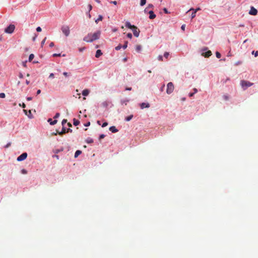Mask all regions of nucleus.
Returning <instances> with one entry per match:
<instances>
[{
  "instance_id": "f257e3e1",
  "label": "nucleus",
  "mask_w": 258,
  "mask_h": 258,
  "mask_svg": "<svg viewBox=\"0 0 258 258\" xmlns=\"http://www.w3.org/2000/svg\"><path fill=\"white\" fill-rule=\"evenodd\" d=\"M101 35V31L100 30L92 33H88L84 37L83 40L87 42H92L96 40L99 39Z\"/></svg>"
},
{
  "instance_id": "f03ea898",
  "label": "nucleus",
  "mask_w": 258,
  "mask_h": 258,
  "mask_svg": "<svg viewBox=\"0 0 258 258\" xmlns=\"http://www.w3.org/2000/svg\"><path fill=\"white\" fill-rule=\"evenodd\" d=\"M174 87L173 84L172 82H169L167 84L166 93L168 94H170L173 92Z\"/></svg>"
},
{
  "instance_id": "7ed1b4c3",
  "label": "nucleus",
  "mask_w": 258,
  "mask_h": 258,
  "mask_svg": "<svg viewBox=\"0 0 258 258\" xmlns=\"http://www.w3.org/2000/svg\"><path fill=\"white\" fill-rule=\"evenodd\" d=\"M240 84L243 89L245 90L247 87L251 86L253 85V83L247 81L242 80L241 81Z\"/></svg>"
},
{
  "instance_id": "20e7f679",
  "label": "nucleus",
  "mask_w": 258,
  "mask_h": 258,
  "mask_svg": "<svg viewBox=\"0 0 258 258\" xmlns=\"http://www.w3.org/2000/svg\"><path fill=\"white\" fill-rule=\"evenodd\" d=\"M15 28V25H13V24H11L5 29V32L6 33L11 34L14 32Z\"/></svg>"
},
{
  "instance_id": "39448f33",
  "label": "nucleus",
  "mask_w": 258,
  "mask_h": 258,
  "mask_svg": "<svg viewBox=\"0 0 258 258\" xmlns=\"http://www.w3.org/2000/svg\"><path fill=\"white\" fill-rule=\"evenodd\" d=\"M61 30L65 36H68L69 35L70 31L69 26H62L61 28Z\"/></svg>"
},
{
  "instance_id": "423d86ee",
  "label": "nucleus",
  "mask_w": 258,
  "mask_h": 258,
  "mask_svg": "<svg viewBox=\"0 0 258 258\" xmlns=\"http://www.w3.org/2000/svg\"><path fill=\"white\" fill-rule=\"evenodd\" d=\"M132 30L133 31L134 36L136 37H139L140 31L139 29L137 28V27L135 26L133 27V28L132 29Z\"/></svg>"
},
{
  "instance_id": "0eeeda50",
  "label": "nucleus",
  "mask_w": 258,
  "mask_h": 258,
  "mask_svg": "<svg viewBox=\"0 0 258 258\" xmlns=\"http://www.w3.org/2000/svg\"><path fill=\"white\" fill-rule=\"evenodd\" d=\"M27 157V153H23L20 156L18 157L17 160L18 161H22L26 159Z\"/></svg>"
},
{
  "instance_id": "6e6552de",
  "label": "nucleus",
  "mask_w": 258,
  "mask_h": 258,
  "mask_svg": "<svg viewBox=\"0 0 258 258\" xmlns=\"http://www.w3.org/2000/svg\"><path fill=\"white\" fill-rule=\"evenodd\" d=\"M69 132H71L72 133V130H71V128H68L66 130V129L63 127L62 128V130L61 132H57V133L59 135H62L64 134H66V133H69Z\"/></svg>"
},
{
  "instance_id": "1a4fd4ad",
  "label": "nucleus",
  "mask_w": 258,
  "mask_h": 258,
  "mask_svg": "<svg viewBox=\"0 0 258 258\" xmlns=\"http://www.w3.org/2000/svg\"><path fill=\"white\" fill-rule=\"evenodd\" d=\"M257 13V11L253 7L250 8V10L249 12V14L253 16H255Z\"/></svg>"
},
{
  "instance_id": "9d476101",
  "label": "nucleus",
  "mask_w": 258,
  "mask_h": 258,
  "mask_svg": "<svg viewBox=\"0 0 258 258\" xmlns=\"http://www.w3.org/2000/svg\"><path fill=\"white\" fill-rule=\"evenodd\" d=\"M212 52L210 50H208L205 53L203 52L202 55L204 56L205 57H209L212 55Z\"/></svg>"
},
{
  "instance_id": "9b49d317",
  "label": "nucleus",
  "mask_w": 258,
  "mask_h": 258,
  "mask_svg": "<svg viewBox=\"0 0 258 258\" xmlns=\"http://www.w3.org/2000/svg\"><path fill=\"white\" fill-rule=\"evenodd\" d=\"M140 107L141 109H144L145 108H149L150 107V104L149 103H142L141 104H140Z\"/></svg>"
},
{
  "instance_id": "f8f14e48",
  "label": "nucleus",
  "mask_w": 258,
  "mask_h": 258,
  "mask_svg": "<svg viewBox=\"0 0 258 258\" xmlns=\"http://www.w3.org/2000/svg\"><path fill=\"white\" fill-rule=\"evenodd\" d=\"M149 18L150 19H153L154 18H155L156 17V15L154 14L153 11H150L149 12Z\"/></svg>"
},
{
  "instance_id": "ddd939ff",
  "label": "nucleus",
  "mask_w": 258,
  "mask_h": 258,
  "mask_svg": "<svg viewBox=\"0 0 258 258\" xmlns=\"http://www.w3.org/2000/svg\"><path fill=\"white\" fill-rule=\"evenodd\" d=\"M109 129L110 131L113 133H117L118 132V130H117L114 126H110Z\"/></svg>"
},
{
  "instance_id": "4468645a",
  "label": "nucleus",
  "mask_w": 258,
  "mask_h": 258,
  "mask_svg": "<svg viewBox=\"0 0 258 258\" xmlns=\"http://www.w3.org/2000/svg\"><path fill=\"white\" fill-rule=\"evenodd\" d=\"M48 122H49L50 124L54 125L57 123V121L56 119L52 120V119L51 118H49L48 119Z\"/></svg>"
},
{
  "instance_id": "2eb2a0df",
  "label": "nucleus",
  "mask_w": 258,
  "mask_h": 258,
  "mask_svg": "<svg viewBox=\"0 0 258 258\" xmlns=\"http://www.w3.org/2000/svg\"><path fill=\"white\" fill-rule=\"evenodd\" d=\"M102 54V53L101 51V50L100 49H98L97 51H96V54H95V57H97V58H98Z\"/></svg>"
},
{
  "instance_id": "dca6fc26",
  "label": "nucleus",
  "mask_w": 258,
  "mask_h": 258,
  "mask_svg": "<svg viewBox=\"0 0 258 258\" xmlns=\"http://www.w3.org/2000/svg\"><path fill=\"white\" fill-rule=\"evenodd\" d=\"M89 90L88 89H85L82 92V95L84 96H87L89 94Z\"/></svg>"
},
{
  "instance_id": "f3484780",
  "label": "nucleus",
  "mask_w": 258,
  "mask_h": 258,
  "mask_svg": "<svg viewBox=\"0 0 258 258\" xmlns=\"http://www.w3.org/2000/svg\"><path fill=\"white\" fill-rule=\"evenodd\" d=\"M135 26V25H132L131 23L129 22H126L125 23V27L127 28L132 29L133 28V27Z\"/></svg>"
},
{
  "instance_id": "a211bd4d",
  "label": "nucleus",
  "mask_w": 258,
  "mask_h": 258,
  "mask_svg": "<svg viewBox=\"0 0 258 258\" xmlns=\"http://www.w3.org/2000/svg\"><path fill=\"white\" fill-rule=\"evenodd\" d=\"M103 19V17L101 15H99L98 18L95 20V22L97 24L99 21H102Z\"/></svg>"
},
{
  "instance_id": "6ab92c4d",
  "label": "nucleus",
  "mask_w": 258,
  "mask_h": 258,
  "mask_svg": "<svg viewBox=\"0 0 258 258\" xmlns=\"http://www.w3.org/2000/svg\"><path fill=\"white\" fill-rule=\"evenodd\" d=\"M82 153V151L80 150H77L75 153V157H77L79 155H80Z\"/></svg>"
},
{
  "instance_id": "aec40b11",
  "label": "nucleus",
  "mask_w": 258,
  "mask_h": 258,
  "mask_svg": "<svg viewBox=\"0 0 258 258\" xmlns=\"http://www.w3.org/2000/svg\"><path fill=\"white\" fill-rule=\"evenodd\" d=\"M80 123V121L77 120V119H76L75 118L74 119V124L76 126L79 125Z\"/></svg>"
},
{
  "instance_id": "412c9836",
  "label": "nucleus",
  "mask_w": 258,
  "mask_h": 258,
  "mask_svg": "<svg viewBox=\"0 0 258 258\" xmlns=\"http://www.w3.org/2000/svg\"><path fill=\"white\" fill-rule=\"evenodd\" d=\"M34 55L33 54H30L29 56V61H31L34 58Z\"/></svg>"
},
{
  "instance_id": "4be33fe9",
  "label": "nucleus",
  "mask_w": 258,
  "mask_h": 258,
  "mask_svg": "<svg viewBox=\"0 0 258 258\" xmlns=\"http://www.w3.org/2000/svg\"><path fill=\"white\" fill-rule=\"evenodd\" d=\"M133 117V115H131L128 116H127V117H126L125 118V120L127 121H128L130 120H131L132 118Z\"/></svg>"
},
{
  "instance_id": "5701e85b",
  "label": "nucleus",
  "mask_w": 258,
  "mask_h": 258,
  "mask_svg": "<svg viewBox=\"0 0 258 258\" xmlns=\"http://www.w3.org/2000/svg\"><path fill=\"white\" fill-rule=\"evenodd\" d=\"M141 48H142V47H141V45H137L136 46V50H137L138 52H139V51H140L141 50Z\"/></svg>"
},
{
  "instance_id": "b1692460",
  "label": "nucleus",
  "mask_w": 258,
  "mask_h": 258,
  "mask_svg": "<svg viewBox=\"0 0 258 258\" xmlns=\"http://www.w3.org/2000/svg\"><path fill=\"white\" fill-rule=\"evenodd\" d=\"M146 3V0H141L140 5L143 6Z\"/></svg>"
},
{
  "instance_id": "393cba45",
  "label": "nucleus",
  "mask_w": 258,
  "mask_h": 258,
  "mask_svg": "<svg viewBox=\"0 0 258 258\" xmlns=\"http://www.w3.org/2000/svg\"><path fill=\"white\" fill-rule=\"evenodd\" d=\"M122 47V46L121 44H119L118 46L115 47V49L116 50H120Z\"/></svg>"
},
{
  "instance_id": "a878e982",
  "label": "nucleus",
  "mask_w": 258,
  "mask_h": 258,
  "mask_svg": "<svg viewBox=\"0 0 258 258\" xmlns=\"http://www.w3.org/2000/svg\"><path fill=\"white\" fill-rule=\"evenodd\" d=\"M223 98L226 101L229 99V96L227 95H224Z\"/></svg>"
},
{
  "instance_id": "bb28decb",
  "label": "nucleus",
  "mask_w": 258,
  "mask_h": 258,
  "mask_svg": "<svg viewBox=\"0 0 258 258\" xmlns=\"http://www.w3.org/2000/svg\"><path fill=\"white\" fill-rule=\"evenodd\" d=\"M169 55V53L168 52H165L164 54V56L166 58H168V56Z\"/></svg>"
},
{
  "instance_id": "cd10ccee",
  "label": "nucleus",
  "mask_w": 258,
  "mask_h": 258,
  "mask_svg": "<svg viewBox=\"0 0 258 258\" xmlns=\"http://www.w3.org/2000/svg\"><path fill=\"white\" fill-rule=\"evenodd\" d=\"M127 43H128V42H127V41H125V42H124V44H123V45H122V48H123V49H125V48L127 47Z\"/></svg>"
},
{
  "instance_id": "c85d7f7f",
  "label": "nucleus",
  "mask_w": 258,
  "mask_h": 258,
  "mask_svg": "<svg viewBox=\"0 0 258 258\" xmlns=\"http://www.w3.org/2000/svg\"><path fill=\"white\" fill-rule=\"evenodd\" d=\"M197 13V11H194V12L191 14V18L193 19L196 17V14Z\"/></svg>"
},
{
  "instance_id": "c756f323",
  "label": "nucleus",
  "mask_w": 258,
  "mask_h": 258,
  "mask_svg": "<svg viewBox=\"0 0 258 258\" xmlns=\"http://www.w3.org/2000/svg\"><path fill=\"white\" fill-rule=\"evenodd\" d=\"M216 57L218 58H220V57H221V54L218 51H217L216 52Z\"/></svg>"
},
{
  "instance_id": "7c9ffc66",
  "label": "nucleus",
  "mask_w": 258,
  "mask_h": 258,
  "mask_svg": "<svg viewBox=\"0 0 258 258\" xmlns=\"http://www.w3.org/2000/svg\"><path fill=\"white\" fill-rule=\"evenodd\" d=\"M6 95L4 93H0V98H4L5 97Z\"/></svg>"
},
{
  "instance_id": "2f4dec72",
  "label": "nucleus",
  "mask_w": 258,
  "mask_h": 258,
  "mask_svg": "<svg viewBox=\"0 0 258 258\" xmlns=\"http://www.w3.org/2000/svg\"><path fill=\"white\" fill-rule=\"evenodd\" d=\"M67 122V119H63L62 120V122H61V124L63 126L64 125L65 123H66Z\"/></svg>"
},
{
  "instance_id": "473e14b6",
  "label": "nucleus",
  "mask_w": 258,
  "mask_h": 258,
  "mask_svg": "<svg viewBox=\"0 0 258 258\" xmlns=\"http://www.w3.org/2000/svg\"><path fill=\"white\" fill-rule=\"evenodd\" d=\"M252 54H254V56L255 57L257 56H258V51H256L255 52H254V51H253L252 52Z\"/></svg>"
},
{
  "instance_id": "72a5a7b5",
  "label": "nucleus",
  "mask_w": 258,
  "mask_h": 258,
  "mask_svg": "<svg viewBox=\"0 0 258 258\" xmlns=\"http://www.w3.org/2000/svg\"><path fill=\"white\" fill-rule=\"evenodd\" d=\"M158 59L159 61H162L163 60V57L162 55H159L158 56Z\"/></svg>"
},
{
  "instance_id": "f704fd0d",
  "label": "nucleus",
  "mask_w": 258,
  "mask_h": 258,
  "mask_svg": "<svg viewBox=\"0 0 258 258\" xmlns=\"http://www.w3.org/2000/svg\"><path fill=\"white\" fill-rule=\"evenodd\" d=\"M60 115V114L59 113H56L55 115V116H54V118H58Z\"/></svg>"
},
{
  "instance_id": "c9c22d12",
  "label": "nucleus",
  "mask_w": 258,
  "mask_h": 258,
  "mask_svg": "<svg viewBox=\"0 0 258 258\" xmlns=\"http://www.w3.org/2000/svg\"><path fill=\"white\" fill-rule=\"evenodd\" d=\"M108 125V123L107 122H105L103 123V124L102 125V127H105L107 125Z\"/></svg>"
},
{
  "instance_id": "e433bc0d",
  "label": "nucleus",
  "mask_w": 258,
  "mask_h": 258,
  "mask_svg": "<svg viewBox=\"0 0 258 258\" xmlns=\"http://www.w3.org/2000/svg\"><path fill=\"white\" fill-rule=\"evenodd\" d=\"M53 57H56V56H60V53H54L53 54Z\"/></svg>"
},
{
  "instance_id": "4c0bfd02",
  "label": "nucleus",
  "mask_w": 258,
  "mask_h": 258,
  "mask_svg": "<svg viewBox=\"0 0 258 258\" xmlns=\"http://www.w3.org/2000/svg\"><path fill=\"white\" fill-rule=\"evenodd\" d=\"M127 37L130 39H131L132 38V34L130 33H128L127 34Z\"/></svg>"
},
{
  "instance_id": "58836bf2",
  "label": "nucleus",
  "mask_w": 258,
  "mask_h": 258,
  "mask_svg": "<svg viewBox=\"0 0 258 258\" xmlns=\"http://www.w3.org/2000/svg\"><path fill=\"white\" fill-rule=\"evenodd\" d=\"M185 24H183L181 27V29L183 31H184L185 30Z\"/></svg>"
},
{
  "instance_id": "ea45409f",
  "label": "nucleus",
  "mask_w": 258,
  "mask_h": 258,
  "mask_svg": "<svg viewBox=\"0 0 258 258\" xmlns=\"http://www.w3.org/2000/svg\"><path fill=\"white\" fill-rule=\"evenodd\" d=\"M46 39V37H45L44 38V39L42 41V42H41V45L42 46H43V45H44V43L45 42Z\"/></svg>"
},
{
  "instance_id": "a19ab883",
  "label": "nucleus",
  "mask_w": 258,
  "mask_h": 258,
  "mask_svg": "<svg viewBox=\"0 0 258 258\" xmlns=\"http://www.w3.org/2000/svg\"><path fill=\"white\" fill-rule=\"evenodd\" d=\"M42 30L41 28L40 27H38L37 28H36V31L37 32H41Z\"/></svg>"
},
{
  "instance_id": "79ce46f5",
  "label": "nucleus",
  "mask_w": 258,
  "mask_h": 258,
  "mask_svg": "<svg viewBox=\"0 0 258 258\" xmlns=\"http://www.w3.org/2000/svg\"><path fill=\"white\" fill-rule=\"evenodd\" d=\"M105 137V135L104 134H101L99 136V139H103Z\"/></svg>"
},
{
  "instance_id": "37998d69",
  "label": "nucleus",
  "mask_w": 258,
  "mask_h": 258,
  "mask_svg": "<svg viewBox=\"0 0 258 258\" xmlns=\"http://www.w3.org/2000/svg\"><path fill=\"white\" fill-rule=\"evenodd\" d=\"M21 172L23 174H26L27 172V171L25 169H22L21 170Z\"/></svg>"
},
{
  "instance_id": "c03bdc74",
  "label": "nucleus",
  "mask_w": 258,
  "mask_h": 258,
  "mask_svg": "<svg viewBox=\"0 0 258 258\" xmlns=\"http://www.w3.org/2000/svg\"><path fill=\"white\" fill-rule=\"evenodd\" d=\"M49 78H54V74L53 73H51L49 75Z\"/></svg>"
},
{
  "instance_id": "a18cd8bd",
  "label": "nucleus",
  "mask_w": 258,
  "mask_h": 258,
  "mask_svg": "<svg viewBox=\"0 0 258 258\" xmlns=\"http://www.w3.org/2000/svg\"><path fill=\"white\" fill-rule=\"evenodd\" d=\"M163 11H164V13L166 14L169 13V12L166 8H164Z\"/></svg>"
},
{
  "instance_id": "49530a36",
  "label": "nucleus",
  "mask_w": 258,
  "mask_h": 258,
  "mask_svg": "<svg viewBox=\"0 0 258 258\" xmlns=\"http://www.w3.org/2000/svg\"><path fill=\"white\" fill-rule=\"evenodd\" d=\"M88 8H89V11L90 12V11H91L92 9V7L91 6V5H88Z\"/></svg>"
},
{
  "instance_id": "de8ad7c7",
  "label": "nucleus",
  "mask_w": 258,
  "mask_h": 258,
  "mask_svg": "<svg viewBox=\"0 0 258 258\" xmlns=\"http://www.w3.org/2000/svg\"><path fill=\"white\" fill-rule=\"evenodd\" d=\"M54 43H53V42H51V43L49 44V46H50V47H52L54 46Z\"/></svg>"
},
{
  "instance_id": "09e8293b",
  "label": "nucleus",
  "mask_w": 258,
  "mask_h": 258,
  "mask_svg": "<svg viewBox=\"0 0 258 258\" xmlns=\"http://www.w3.org/2000/svg\"><path fill=\"white\" fill-rule=\"evenodd\" d=\"M20 106H22V108H24L26 107V105L23 103L22 105H21V104H19Z\"/></svg>"
},
{
  "instance_id": "8fccbe9b",
  "label": "nucleus",
  "mask_w": 258,
  "mask_h": 258,
  "mask_svg": "<svg viewBox=\"0 0 258 258\" xmlns=\"http://www.w3.org/2000/svg\"><path fill=\"white\" fill-rule=\"evenodd\" d=\"M110 3L111 4H113L115 5H117V2L116 1H111L110 2Z\"/></svg>"
},
{
  "instance_id": "3c124183",
  "label": "nucleus",
  "mask_w": 258,
  "mask_h": 258,
  "mask_svg": "<svg viewBox=\"0 0 258 258\" xmlns=\"http://www.w3.org/2000/svg\"><path fill=\"white\" fill-rule=\"evenodd\" d=\"M93 141L92 139L88 140L87 142L88 143H93Z\"/></svg>"
},
{
  "instance_id": "603ef678",
  "label": "nucleus",
  "mask_w": 258,
  "mask_h": 258,
  "mask_svg": "<svg viewBox=\"0 0 258 258\" xmlns=\"http://www.w3.org/2000/svg\"><path fill=\"white\" fill-rule=\"evenodd\" d=\"M90 122H88L86 124H85L84 125L86 126H88L90 125Z\"/></svg>"
},
{
  "instance_id": "864d4df0",
  "label": "nucleus",
  "mask_w": 258,
  "mask_h": 258,
  "mask_svg": "<svg viewBox=\"0 0 258 258\" xmlns=\"http://www.w3.org/2000/svg\"><path fill=\"white\" fill-rule=\"evenodd\" d=\"M32 99V98L31 97H27V100L28 101H30V100H31Z\"/></svg>"
},
{
  "instance_id": "5fc2aeb1",
  "label": "nucleus",
  "mask_w": 258,
  "mask_h": 258,
  "mask_svg": "<svg viewBox=\"0 0 258 258\" xmlns=\"http://www.w3.org/2000/svg\"><path fill=\"white\" fill-rule=\"evenodd\" d=\"M37 35H35L34 37H33L32 40L33 41H34L36 39V38L37 37Z\"/></svg>"
},
{
  "instance_id": "6e6d98bb",
  "label": "nucleus",
  "mask_w": 258,
  "mask_h": 258,
  "mask_svg": "<svg viewBox=\"0 0 258 258\" xmlns=\"http://www.w3.org/2000/svg\"><path fill=\"white\" fill-rule=\"evenodd\" d=\"M194 94H195L194 93H190L189 94V97H192V96H194Z\"/></svg>"
},
{
  "instance_id": "4d7b16f0",
  "label": "nucleus",
  "mask_w": 258,
  "mask_h": 258,
  "mask_svg": "<svg viewBox=\"0 0 258 258\" xmlns=\"http://www.w3.org/2000/svg\"><path fill=\"white\" fill-rule=\"evenodd\" d=\"M125 90L131 91L132 90V88L131 87H127V88H126Z\"/></svg>"
},
{
  "instance_id": "13d9d810",
  "label": "nucleus",
  "mask_w": 258,
  "mask_h": 258,
  "mask_svg": "<svg viewBox=\"0 0 258 258\" xmlns=\"http://www.w3.org/2000/svg\"><path fill=\"white\" fill-rule=\"evenodd\" d=\"M11 145V143H8L6 146H5V148H8L9 147H10Z\"/></svg>"
},
{
  "instance_id": "bf43d9fd",
  "label": "nucleus",
  "mask_w": 258,
  "mask_h": 258,
  "mask_svg": "<svg viewBox=\"0 0 258 258\" xmlns=\"http://www.w3.org/2000/svg\"><path fill=\"white\" fill-rule=\"evenodd\" d=\"M148 7H149V8H152L153 7V5H152V4H149V5H148Z\"/></svg>"
},
{
  "instance_id": "052dcab7",
  "label": "nucleus",
  "mask_w": 258,
  "mask_h": 258,
  "mask_svg": "<svg viewBox=\"0 0 258 258\" xmlns=\"http://www.w3.org/2000/svg\"><path fill=\"white\" fill-rule=\"evenodd\" d=\"M63 75L64 76H65L66 77H67V76H68V73H67V72H64V73H63Z\"/></svg>"
},
{
  "instance_id": "680f3d73",
  "label": "nucleus",
  "mask_w": 258,
  "mask_h": 258,
  "mask_svg": "<svg viewBox=\"0 0 258 258\" xmlns=\"http://www.w3.org/2000/svg\"><path fill=\"white\" fill-rule=\"evenodd\" d=\"M194 93H196L197 92H198V90L196 89V88H194Z\"/></svg>"
},
{
  "instance_id": "e2e57ef3",
  "label": "nucleus",
  "mask_w": 258,
  "mask_h": 258,
  "mask_svg": "<svg viewBox=\"0 0 258 258\" xmlns=\"http://www.w3.org/2000/svg\"><path fill=\"white\" fill-rule=\"evenodd\" d=\"M40 93H41V90H38L37 91V94L38 95Z\"/></svg>"
},
{
  "instance_id": "0e129e2a",
  "label": "nucleus",
  "mask_w": 258,
  "mask_h": 258,
  "mask_svg": "<svg viewBox=\"0 0 258 258\" xmlns=\"http://www.w3.org/2000/svg\"><path fill=\"white\" fill-rule=\"evenodd\" d=\"M19 77H20V78H23V75L21 73L20 74Z\"/></svg>"
},
{
  "instance_id": "69168bd1",
  "label": "nucleus",
  "mask_w": 258,
  "mask_h": 258,
  "mask_svg": "<svg viewBox=\"0 0 258 258\" xmlns=\"http://www.w3.org/2000/svg\"><path fill=\"white\" fill-rule=\"evenodd\" d=\"M68 125L69 126V127H71L72 126V124L70 123V122H68Z\"/></svg>"
},
{
  "instance_id": "338daca9",
  "label": "nucleus",
  "mask_w": 258,
  "mask_h": 258,
  "mask_svg": "<svg viewBox=\"0 0 258 258\" xmlns=\"http://www.w3.org/2000/svg\"><path fill=\"white\" fill-rule=\"evenodd\" d=\"M26 83L27 85L29 84V83H30L29 81H28V80H26Z\"/></svg>"
},
{
  "instance_id": "774afa93",
  "label": "nucleus",
  "mask_w": 258,
  "mask_h": 258,
  "mask_svg": "<svg viewBox=\"0 0 258 258\" xmlns=\"http://www.w3.org/2000/svg\"><path fill=\"white\" fill-rule=\"evenodd\" d=\"M54 157H55V158H56L57 159H59V157L58 155H54Z\"/></svg>"
}]
</instances>
